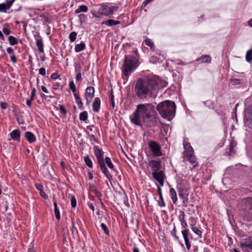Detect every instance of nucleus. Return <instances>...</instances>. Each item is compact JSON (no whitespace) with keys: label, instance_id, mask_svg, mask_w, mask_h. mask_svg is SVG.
Segmentation results:
<instances>
[{"label":"nucleus","instance_id":"1","mask_svg":"<svg viewBox=\"0 0 252 252\" xmlns=\"http://www.w3.org/2000/svg\"><path fill=\"white\" fill-rule=\"evenodd\" d=\"M158 82L156 77L138 78L134 85L135 95L140 99L155 98L158 94Z\"/></svg>","mask_w":252,"mask_h":252},{"label":"nucleus","instance_id":"2","mask_svg":"<svg viewBox=\"0 0 252 252\" xmlns=\"http://www.w3.org/2000/svg\"><path fill=\"white\" fill-rule=\"evenodd\" d=\"M154 106L152 103L140 104L130 116L131 122L137 126H141V123L151 121L155 112Z\"/></svg>","mask_w":252,"mask_h":252},{"label":"nucleus","instance_id":"3","mask_svg":"<svg viewBox=\"0 0 252 252\" xmlns=\"http://www.w3.org/2000/svg\"><path fill=\"white\" fill-rule=\"evenodd\" d=\"M157 110L162 117L171 120L175 114L176 105L173 101L166 100L158 104Z\"/></svg>","mask_w":252,"mask_h":252},{"label":"nucleus","instance_id":"4","mask_svg":"<svg viewBox=\"0 0 252 252\" xmlns=\"http://www.w3.org/2000/svg\"><path fill=\"white\" fill-rule=\"evenodd\" d=\"M138 60L133 56L128 55L125 57L122 68L123 76L126 79H127L128 76L138 67Z\"/></svg>","mask_w":252,"mask_h":252},{"label":"nucleus","instance_id":"5","mask_svg":"<svg viewBox=\"0 0 252 252\" xmlns=\"http://www.w3.org/2000/svg\"><path fill=\"white\" fill-rule=\"evenodd\" d=\"M94 154L97 158L98 164L100 167L101 170L105 177L111 182L112 179V176L110 174L108 169L107 168L104 160L103 154L104 152L101 149L97 146L94 147Z\"/></svg>","mask_w":252,"mask_h":252},{"label":"nucleus","instance_id":"6","mask_svg":"<svg viewBox=\"0 0 252 252\" xmlns=\"http://www.w3.org/2000/svg\"><path fill=\"white\" fill-rule=\"evenodd\" d=\"M241 202L244 211V219L248 221H252V197L244 198Z\"/></svg>","mask_w":252,"mask_h":252},{"label":"nucleus","instance_id":"7","mask_svg":"<svg viewBox=\"0 0 252 252\" xmlns=\"http://www.w3.org/2000/svg\"><path fill=\"white\" fill-rule=\"evenodd\" d=\"M177 189L179 193V195L180 197L182 199L183 203L185 205H187L189 202V188L187 186L185 185L182 186L181 184L178 186Z\"/></svg>","mask_w":252,"mask_h":252},{"label":"nucleus","instance_id":"8","mask_svg":"<svg viewBox=\"0 0 252 252\" xmlns=\"http://www.w3.org/2000/svg\"><path fill=\"white\" fill-rule=\"evenodd\" d=\"M153 178L158 182L159 185L162 187L164 185V180L166 176L163 171L159 170L156 172H152V173Z\"/></svg>","mask_w":252,"mask_h":252},{"label":"nucleus","instance_id":"9","mask_svg":"<svg viewBox=\"0 0 252 252\" xmlns=\"http://www.w3.org/2000/svg\"><path fill=\"white\" fill-rule=\"evenodd\" d=\"M149 147L154 156L159 157L161 155V147L157 142L154 141H150Z\"/></svg>","mask_w":252,"mask_h":252},{"label":"nucleus","instance_id":"10","mask_svg":"<svg viewBox=\"0 0 252 252\" xmlns=\"http://www.w3.org/2000/svg\"><path fill=\"white\" fill-rule=\"evenodd\" d=\"M244 121L250 127H252V105L245 109Z\"/></svg>","mask_w":252,"mask_h":252},{"label":"nucleus","instance_id":"11","mask_svg":"<svg viewBox=\"0 0 252 252\" xmlns=\"http://www.w3.org/2000/svg\"><path fill=\"white\" fill-rule=\"evenodd\" d=\"M94 89L93 87H88L86 88L85 91V98L86 100V104L90 106V103L92 100L94 96Z\"/></svg>","mask_w":252,"mask_h":252},{"label":"nucleus","instance_id":"12","mask_svg":"<svg viewBox=\"0 0 252 252\" xmlns=\"http://www.w3.org/2000/svg\"><path fill=\"white\" fill-rule=\"evenodd\" d=\"M149 165L151 167L152 172L159 171L161 167V161L151 160L149 162Z\"/></svg>","mask_w":252,"mask_h":252},{"label":"nucleus","instance_id":"13","mask_svg":"<svg viewBox=\"0 0 252 252\" xmlns=\"http://www.w3.org/2000/svg\"><path fill=\"white\" fill-rule=\"evenodd\" d=\"M98 13L102 15L109 16L111 15L109 6L106 5H102L98 10Z\"/></svg>","mask_w":252,"mask_h":252},{"label":"nucleus","instance_id":"14","mask_svg":"<svg viewBox=\"0 0 252 252\" xmlns=\"http://www.w3.org/2000/svg\"><path fill=\"white\" fill-rule=\"evenodd\" d=\"M35 41L36 45L37 47L38 51L40 53L44 52L43 48V42L41 37L39 35H35L34 36Z\"/></svg>","mask_w":252,"mask_h":252},{"label":"nucleus","instance_id":"15","mask_svg":"<svg viewBox=\"0 0 252 252\" xmlns=\"http://www.w3.org/2000/svg\"><path fill=\"white\" fill-rule=\"evenodd\" d=\"M237 143L234 140H231L228 147L226 149V153L227 155L232 156L235 153L234 148L236 146Z\"/></svg>","mask_w":252,"mask_h":252},{"label":"nucleus","instance_id":"16","mask_svg":"<svg viewBox=\"0 0 252 252\" xmlns=\"http://www.w3.org/2000/svg\"><path fill=\"white\" fill-rule=\"evenodd\" d=\"M240 247L242 250L245 252L250 250L252 251V238H250V242H245L240 244Z\"/></svg>","mask_w":252,"mask_h":252},{"label":"nucleus","instance_id":"17","mask_svg":"<svg viewBox=\"0 0 252 252\" xmlns=\"http://www.w3.org/2000/svg\"><path fill=\"white\" fill-rule=\"evenodd\" d=\"M188 160L191 164H193V167L194 168L197 165V162L196 161V158L194 153L186 155Z\"/></svg>","mask_w":252,"mask_h":252},{"label":"nucleus","instance_id":"18","mask_svg":"<svg viewBox=\"0 0 252 252\" xmlns=\"http://www.w3.org/2000/svg\"><path fill=\"white\" fill-rule=\"evenodd\" d=\"M10 137L13 140L19 141L20 139V131L18 129L13 130L10 133Z\"/></svg>","mask_w":252,"mask_h":252},{"label":"nucleus","instance_id":"19","mask_svg":"<svg viewBox=\"0 0 252 252\" xmlns=\"http://www.w3.org/2000/svg\"><path fill=\"white\" fill-rule=\"evenodd\" d=\"M100 99L99 97H95L93 103V110L94 112H98L100 109Z\"/></svg>","mask_w":252,"mask_h":252},{"label":"nucleus","instance_id":"20","mask_svg":"<svg viewBox=\"0 0 252 252\" xmlns=\"http://www.w3.org/2000/svg\"><path fill=\"white\" fill-rule=\"evenodd\" d=\"M197 61L200 63H210L211 57L209 55H203L197 59Z\"/></svg>","mask_w":252,"mask_h":252},{"label":"nucleus","instance_id":"21","mask_svg":"<svg viewBox=\"0 0 252 252\" xmlns=\"http://www.w3.org/2000/svg\"><path fill=\"white\" fill-rule=\"evenodd\" d=\"M25 137L30 143H33L36 141V139L35 135L31 132H26L25 133Z\"/></svg>","mask_w":252,"mask_h":252},{"label":"nucleus","instance_id":"22","mask_svg":"<svg viewBox=\"0 0 252 252\" xmlns=\"http://www.w3.org/2000/svg\"><path fill=\"white\" fill-rule=\"evenodd\" d=\"M184 147L186 150V155L190 154H193L194 153L193 149L191 146L190 143L184 142Z\"/></svg>","mask_w":252,"mask_h":252},{"label":"nucleus","instance_id":"23","mask_svg":"<svg viewBox=\"0 0 252 252\" xmlns=\"http://www.w3.org/2000/svg\"><path fill=\"white\" fill-rule=\"evenodd\" d=\"M120 24L119 21H115L113 19H109L106 21L102 22V25H106L108 26H113Z\"/></svg>","mask_w":252,"mask_h":252},{"label":"nucleus","instance_id":"24","mask_svg":"<svg viewBox=\"0 0 252 252\" xmlns=\"http://www.w3.org/2000/svg\"><path fill=\"white\" fill-rule=\"evenodd\" d=\"M169 192L173 203L176 204L177 201V196L175 190L173 188H171Z\"/></svg>","mask_w":252,"mask_h":252},{"label":"nucleus","instance_id":"25","mask_svg":"<svg viewBox=\"0 0 252 252\" xmlns=\"http://www.w3.org/2000/svg\"><path fill=\"white\" fill-rule=\"evenodd\" d=\"M76 102L78 104V107L80 110H83L84 109L83 103L82 102L81 99L78 94H74V95Z\"/></svg>","mask_w":252,"mask_h":252},{"label":"nucleus","instance_id":"26","mask_svg":"<svg viewBox=\"0 0 252 252\" xmlns=\"http://www.w3.org/2000/svg\"><path fill=\"white\" fill-rule=\"evenodd\" d=\"M85 44L81 42L80 44H76L75 46V50L76 52H80L85 48Z\"/></svg>","mask_w":252,"mask_h":252},{"label":"nucleus","instance_id":"27","mask_svg":"<svg viewBox=\"0 0 252 252\" xmlns=\"http://www.w3.org/2000/svg\"><path fill=\"white\" fill-rule=\"evenodd\" d=\"M10 7L11 6L7 2L1 3L0 4V12H6Z\"/></svg>","mask_w":252,"mask_h":252},{"label":"nucleus","instance_id":"28","mask_svg":"<svg viewBox=\"0 0 252 252\" xmlns=\"http://www.w3.org/2000/svg\"><path fill=\"white\" fill-rule=\"evenodd\" d=\"M88 8L86 5H82L79 6V7L75 10V13L78 14L81 12H86L88 11Z\"/></svg>","mask_w":252,"mask_h":252},{"label":"nucleus","instance_id":"29","mask_svg":"<svg viewBox=\"0 0 252 252\" xmlns=\"http://www.w3.org/2000/svg\"><path fill=\"white\" fill-rule=\"evenodd\" d=\"M191 228L194 233L197 235L199 237H201L202 232L198 227L195 226L194 225L191 224Z\"/></svg>","mask_w":252,"mask_h":252},{"label":"nucleus","instance_id":"30","mask_svg":"<svg viewBox=\"0 0 252 252\" xmlns=\"http://www.w3.org/2000/svg\"><path fill=\"white\" fill-rule=\"evenodd\" d=\"M105 163L107 165L108 167L110 169H114V165L111 162V159L109 157H106L104 160Z\"/></svg>","mask_w":252,"mask_h":252},{"label":"nucleus","instance_id":"31","mask_svg":"<svg viewBox=\"0 0 252 252\" xmlns=\"http://www.w3.org/2000/svg\"><path fill=\"white\" fill-rule=\"evenodd\" d=\"M84 161H85V162L86 163V164L90 168H92L93 167V163L92 162V160L91 159H90V158H89V157L88 156H86L85 158H84Z\"/></svg>","mask_w":252,"mask_h":252},{"label":"nucleus","instance_id":"32","mask_svg":"<svg viewBox=\"0 0 252 252\" xmlns=\"http://www.w3.org/2000/svg\"><path fill=\"white\" fill-rule=\"evenodd\" d=\"M79 119L81 121H85L88 119V113L87 111H83L80 114Z\"/></svg>","mask_w":252,"mask_h":252},{"label":"nucleus","instance_id":"33","mask_svg":"<svg viewBox=\"0 0 252 252\" xmlns=\"http://www.w3.org/2000/svg\"><path fill=\"white\" fill-rule=\"evenodd\" d=\"M252 50H248L246 55V60L248 62H251L252 60Z\"/></svg>","mask_w":252,"mask_h":252},{"label":"nucleus","instance_id":"34","mask_svg":"<svg viewBox=\"0 0 252 252\" xmlns=\"http://www.w3.org/2000/svg\"><path fill=\"white\" fill-rule=\"evenodd\" d=\"M8 41L11 45H16L18 43L16 38L13 36H9L8 37Z\"/></svg>","mask_w":252,"mask_h":252},{"label":"nucleus","instance_id":"35","mask_svg":"<svg viewBox=\"0 0 252 252\" xmlns=\"http://www.w3.org/2000/svg\"><path fill=\"white\" fill-rule=\"evenodd\" d=\"M145 43L146 45L149 46L151 49H153L154 47V43L150 38H146Z\"/></svg>","mask_w":252,"mask_h":252},{"label":"nucleus","instance_id":"36","mask_svg":"<svg viewBox=\"0 0 252 252\" xmlns=\"http://www.w3.org/2000/svg\"><path fill=\"white\" fill-rule=\"evenodd\" d=\"M69 88L72 91L73 95L77 94L75 85L73 81L70 82L69 84Z\"/></svg>","mask_w":252,"mask_h":252},{"label":"nucleus","instance_id":"37","mask_svg":"<svg viewBox=\"0 0 252 252\" xmlns=\"http://www.w3.org/2000/svg\"><path fill=\"white\" fill-rule=\"evenodd\" d=\"M77 33L75 32H71L69 34V39L71 42H74L76 38Z\"/></svg>","mask_w":252,"mask_h":252},{"label":"nucleus","instance_id":"38","mask_svg":"<svg viewBox=\"0 0 252 252\" xmlns=\"http://www.w3.org/2000/svg\"><path fill=\"white\" fill-rule=\"evenodd\" d=\"M100 226L102 230L104 231L105 234H106L107 235H109V231L106 224L103 223H102L100 225Z\"/></svg>","mask_w":252,"mask_h":252},{"label":"nucleus","instance_id":"39","mask_svg":"<svg viewBox=\"0 0 252 252\" xmlns=\"http://www.w3.org/2000/svg\"><path fill=\"white\" fill-rule=\"evenodd\" d=\"M110 101L112 107L114 108L115 107L114 96L112 91H111L110 94Z\"/></svg>","mask_w":252,"mask_h":252},{"label":"nucleus","instance_id":"40","mask_svg":"<svg viewBox=\"0 0 252 252\" xmlns=\"http://www.w3.org/2000/svg\"><path fill=\"white\" fill-rule=\"evenodd\" d=\"M182 233L183 234V237L184 239H189V230L188 229H184V230L182 231Z\"/></svg>","mask_w":252,"mask_h":252},{"label":"nucleus","instance_id":"41","mask_svg":"<svg viewBox=\"0 0 252 252\" xmlns=\"http://www.w3.org/2000/svg\"><path fill=\"white\" fill-rule=\"evenodd\" d=\"M71 204L73 208H75L76 206V200L74 196H72L71 197Z\"/></svg>","mask_w":252,"mask_h":252},{"label":"nucleus","instance_id":"42","mask_svg":"<svg viewBox=\"0 0 252 252\" xmlns=\"http://www.w3.org/2000/svg\"><path fill=\"white\" fill-rule=\"evenodd\" d=\"M54 212L56 218L57 220L60 219V213L59 208L54 209Z\"/></svg>","mask_w":252,"mask_h":252},{"label":"nucleus","instance_id":"43","mask_svg":"<svg viewBox=\"0 0 252 252\" xmlns=\"http://www.w3.org/2000/svg\"><path fill=\"white\" fill-rule=\"evenodd\" d=\"M36 92V91L35 88H33L32 89V92L30 97V98H32V99H34Z\"/></svg>","mask_w":252,"mask_h":252},{"label":"nucleus","instance_id":"44","mask_svg":"<svg viewBox=\"0 0 252 252\" xmlns=\"http://www.w3.org/2000/svg\"><path fill=\"white\" fill-rule=\"evenodd\" d=\"M185 214L184 212L183 211H181L180 212V215L178 217L180 221L185 220Z\"/></svg>","mask_w":252,"mask_h":252},{"label":"nucleus","instance_id":"45","mask_svg":"<svg viewBox=\"0 0 252 252\" xmlns=\"http://www.w3.org/2000/svg\"><path fill=\"white\" fill-rule=\"evenodd\" d=\"M232 85H237L240 84L241 81L238 79H233L231 81Z\"/></svg>","mask_w":252,"mask_h":252},{"label":"nucleus","instance_id":"46","mask_svg":"<svg viewBox=\"0 0 252 252\" xmlns=\"http://www.w3.org/2000/svg\"><path fill=\"white\" fill-rule=\"evenodd\" d=\"M81 66L80 64H76L75 65V72L78 73H81Z\"/></svg>","mask_w":252,"mask_h":252},{"label":"nucleus","instance_id":"47","mask_svg":"<svg viewBox=\"0 0 252 252\" xmlns=\"http://www.w3.org/2000/svg\"><path fill=\"white\" fill-rule=\"evenodd\" d=\"M60 111H61V112L64 114V115H65L67 113L66 112V110L65 108V107H64V106H63V105H60Z\"/></svg>","mask_w":252,"mask_h":252},{"label":"nucleus","instance_id":"48","mask_svg":"<svg viewBox=\"0 0 252 252\" xmlns=\"http://www.w3.org/2000/svg\"><path fill=\"white\" fill-rule=\"evenodd\" d=\"M110 7V12H111V15L116 11H117L118 9H119V7L116 6H109Z\"/></svg>","mask_w":252,"mask_h":252},{"label":"nucleus","instance_id":"49","mask_svg":"<svg viewBox=\"0 0 252 252\" xmlns=\"http://www.w3.org/2000/svg\"><path fill=\"white\" fill-rule=\"evenodd\" d=\"M187 248L188 250H189L191 247V245L189 244V239H184Z\"/></svg>","mask_w":252,"mask_h":252},{"label":"nucleus","instance_id":"50","mask_svg":"<svg viewBox=\"0 0 252 252\" xmlns=\"http://www.w3.org/2000/svg\"><path fill=\"white\" fill-rule=\"evenodd\" d=\"M39 73L42 76H45L46 74V70L45 68L41 67L39 69Z\"/></svg>","mask_w":252,"mask_h":252},{"label":"nucleus","instance_id":"51","mask_svg":"<svg viewBox=\"0 0 252 252\" xmlns=\"http://www.w3.org/2000/svg\"><path fill=\"white\" fill-rule=\"evenodd\" d=\"M2 32L5 35H8L10 33V31L6 28H4L2 29Z\"/></svg>","mask_w":252,"mask_h":252},{"label":"nucleus","instance_id":"52","mask_svg":"<svg viewBox=\"0 0 252 252\" xmlns=\"http://www.w3.org/2000/svg\"><path fill=\"white\" fill-rule=\"evenodd\" d=\"M40 195L44 198L45 199H46L48 198V195L46 194V193L42 190H41L40 191Z\"/></svg>","mask_w":252,"mask_h":252},{"label":"nucleus","instance_id":"53","mask_svg":"<svg viewBox=\"0 0 252 252\" xmlns=\"http://www.w3.org/2000/svg\"><path fill=\"white\" fill-rule=\"evenodd\" d=\"M158 204L160 207H164L165 206V204L163 199L158 201Z\"/></svg>","mask_w":252,"mask_h":252},{"label":"nucleus","instance_id":"54","mask_svg":"<svg viewBox=\"0 0 252 252\" xmlns=\"http://www.w3.org/2000/svg\"><path fill=\"white\" fill-rule=\"evenodd\" d=\"M181 225L183 228H186L188 226L187 223L185 221V220L181 221Z\"/></svg>","mask_w":252,"mask_h":252},{"label":"nucleus","instance_id":"55","mask_svg":"<svg viewBox=\"0 0 252 252\" xmlns=\"http://www.w3.org/2000/svg\"><path fill=\"white\" fill-rule=\"evenodd\" d=\"M7 50V52L9 54H14L13 53H14V51H13V50L12 48L11 47H8L6 49Z\"/></svg>","mask_w":252,"mask_h":252},{"label":"nucleus","instance_id":"56","mask_svg":"<svg viewBox=\"0 0 252 252\" xmlns=\"http://www.w3.org/2000/svg\"><path fill=\"white\" fill-rule=\"evenodd\" d=\"M0 106L2 109H5L7 108V104L5 102H0Z\"/></svg>","mask_w":252,"mask_h":252},{"label":"nucleus","instance_id":"57","mask_svg":"<svg viewBox=\"0 0 252 252\" xmlns=\"http://www.w3.org/2000/svg\"><path fill=\"white\" fill-rule=\"evenodd\" d=\"M33 100V99H32V98H30V99H27L26 101L27 105L29 107H31L32 105V102Z\"/></svg>","mask_w":252,"mask_h":252},{"label":"nucleus","instance_id":"58","mask_svg":"<svg viewBox=\"0 0 252 252\" xmlns=\"http://www.w3.org/2000/svg\"><path fill=\"white\" fill-rule=\"evenodd\" d=\"M59 77V76L58 74L56 73H54L52 74V75L51 76V78L53 79H57Z\"/></svg>","mask_w":252,"mask_h":252},{"label":"nucleus","instance_id":"59","mask_svg":"<svg viewBox=\"0 0 252 252\" xmlns=\"http://www.w3.org/2000/svg\"><path fill=\"white\" fill-rule=\"evenodd\" d=\"M11 61L14 63L17 62L16 58L14 54L12 55L11 56Z\"/></svg>","mask_w":252,"mask_h":252},{"label":"nucleus","instance_id":"60","mask_svg":"<svg viewBox=\"0 0 252 252\" xmlns=\"http://www.w3.org/2000/svg\"><path fill=\"white\" fill-rule=\"evenodd\" d=\"M81 77H82V75H81V73H77V75H76V80L77 81H80L81 80Z\"/></svg>","mask_w":252,"mask_h":252},{"label":"nucleus","instance_id":"61","mask_svg":"<svg viewBox=\"0 0 252 252\" xmlns=\"http://www.w3.org/2000/svg\"><path fill=\"white\" fill-rule=\"evenodd\" d=\"M94 192L95 193V195H96L97 196H98V197H99V196H101V193H100V192L98 190H97L96 189H94Z\"/></svg>","mask_w":252,"mask_h":252},{"label":"nucleus","instance_id":"62","mask_svg":"<svg viewBox=\"0 0 252 252\" xmlns=\"http://www.w3.org/2000/svg\"><path fill=\"white\" fill-rule=\"evenodd\" d=\"M41 89H42V91H43V92H44L45 93H46V94H48V93H49V92H48V90H47V89H46V88L45 86H42L41 87Z\"/></svg>","mask_w":252,"mask_h":252},{"label":"nucleus","instance_id":"63","mask_svg":"<svg viewBox=\"0 0 252 252\" xmlns=\"http://www.w3.org/2000/svg\"><path fill=\"white\" fill-rule=\"evenodd\" d=\"M36 187L40 191L43 189V186L41 185H36Z\"/></svg>","mask_w":252,"mask_h":252},{"label":"nucleus","instance_id":"64","mask_svg":"<svg viewBox=\"0 0 252 252\" xmlns=\"http://www.w3.org/2000/svg\"><path fill=\"white\" fill-rule=\"evenodd\" d=\"M89 208L94 212V206L92 203H90L88 204Z\"/></svg>","mask_w":252,"mask_h":252}]
</instances>
